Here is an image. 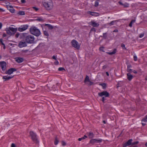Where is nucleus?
Listing matches in <instances>:
<instances>
[{
	"mask_svg": "<svg viewBox=\"0 0 147 147\" xmlns=\"http://www.w3.org/2000/svg\"><path fill=\"white\" fill-rule=\"evenodd\" d=\"M43 5L45 8L47 10L51 9L53 7V3L51 0H45Z\"/></svg>",
	"mask_w": 147,
	"mask_h": 147,
	"instance_id": "1",
	"label": "nucleus"
},
{
	"mask_svg": "<svg viewBox=\"0 0 147 147\" xmlns=\"http://www.w3.org/2000/svg\"><path fill=\"white\" fill-rule=\"evenodd\" d=\"M30 31L31 34L37 36H39L40 34V30L34 26L31 27L30 29Z\"/></svg>",
	"mask_w": 147,
	"mask_h": 147,
	"instance_id": "2",
	"label": "nucleus"
},
{
	"mask_svg": "<svg viewBox=\"0 0 147 147\" xmlns=\"http://www.w3.org/2000/svg\"><path fill=\"white\" fill-rule=\"evenodd\" d=\"M17 29L16 28H15L11 27H9L5 29V31L7 34L11 35L14 34L16 32Z\"/></svg>",
	"mask_w": 147,
	"mask_h": 147,
	"instance_id": "3",
	"label": "nucleus"
},
{
	"mask_svg": "<svg viewBox=\"0 0 147 147\" xmlns=\"http://www.w3.org/2000/svg\"><path fill=\"white\" fill-rule=\"evenodd\" d=\"M98 95L100 97H102V101L104 102L105 100V97H108L109 96V93L106 91L99 92L98 93Z\"/></svg>",
	"mask_w": 147,
	"mask_h": 147,
	"instance_id": "4",
	"label": "nucleus"
},
{
	"mask_svg": "<svg viewBox=\"0 0 147 147\" xmlns=\"http://www.w3.org/2000/svg\"><path fill=\"white\" fill-rule=\"evenodd\" d=\"M25 38L26 41L28 43H32L34 42V38L33 36L28 35L26 36Z\"/></svg>",
	"mask_w": 147,
	"mask_h": 147,
	"instance_id": "5",
	"label": "nucleus"
},
{
	"mask_svg": "<svg viewBox=\"0 0 147 147\" xmlns=\"http://www.w3.org/2000/svg\"><path fill=\"white\" fill-rule=\"evenodd\" d=\"M30 134L31 137L33 141L36 143H38V141L36 137V135L33 131H30Z\"/></svg>",
	"mask_w": 147,
	"mask_h": 147,
	"instance_id": "6",
	"label": "nucleus"
},
{
	"mask_svg": "<svg viewBox=\"0 0 147 147\" xmlns=\"http://www.w3.org/2000/svg\"><path fill=\"white\" fill-rule=\"evenodd\" d=\"M71 43L72 45L75 48L77 49H79L80 48V46L76 40H73L71 42Z\"/></svg>",
	"mask_w": 147,
	"mask_h": 147,
	"instance_id": "7",
	"label": "nucleus"
},
{
	"mask_svg": "<svg viewBox=\"0 0 147 147\" xmlns=\"http://www.w3.org/2000/svg\"><path fill=\"white\" fill-rule=\"evenodd\" d=\"M28 26L27 25H23L21 27L18 28V30L20 32H23L26 30L28 28Z\"/></svg>",
	"mask_w": 147,
	"mask_h": 147,
	"instance_id": "8",
	"label": "nucleus"
},
{
	"mask_svg": "<svg viewBox=\"0 0 147 147\" xmlns=\"http://www.w3.org/2000/svg\"><path fill=\"white\" fill-rule=\"evenodd\" d=\"M84 82L87 84L91 85L93 84L92 82H91L89 80V77L88 76H86Z\"/></svg>",
	"mask_w": 147,
	"mask_h": 147,
	"instance_id": "9",
	"label": "nucleus"
},
{
	"mask_svg": "<svg viewBox=\"0 0 147 147\" xmlns=\"http://www.w3.org/2000/svg\"><path fill=\"white\" fill-rule=\"evenodd\" d=\"M0 64L2 70L4 71L5 70L6 66V62L4 61L0 62Z\"/></svg>",
	"mask_w": 147,
	"mask_h": 147,
	"instance_id": "10",
	"label": "nucleus"
},
{
	"mask_svg": "<svg viewBox=\"0 0 147 147\" xmlns=\"http://www.w3.org/2000/svg\"><path fill=\"white\" fill-rule=\"evenodd\" d=\"M132 140H133L132 139H129L127 142L123 144V147H126L130 145H132Z\"/></svg>",
	"mask_w": 147,
	"mask_h": 147,
	"instance_id": "11",
	"label": "nucleus"
},
{
	"mask_svg": "<svg viewBox=\"0 0 147 147\" xmlns=\"http://www.w3.org/2000/svg\"><path fill=\"white\" fill-rule=\"evenodd\" d=\"M16 69L14 68H11L9 69L7 71L5 72V73L7 74H11L13 73L14 71H16Z\"/></svg>",
	"mask_w": 147,
	"mask_h": 147,
	"instance_id": "12",
	"label": "nucleus"
},
{
	"mask_svg": "<svg viewBox=\"0 0 147 147\" xmlns=\"http://www.w3.org/2000/svg\"><path fill=\"white\" fill-rule=\"evenodd\" d=\"M26 44L25 42L20 41L18 45V46L20 48L25 47H26Z\"/></svg>",
	"mask_w": 147,
	"mask_h": 147,
	"instance_id": "13",
	"label": "nucleus"
},
{
	"mask_svg": "<svg viewBox=\"0 0 147 147\" xmlns=\"http://www.w3.org/2000/svg\"><path fill=\"white\" fill-rule=\"evenodd\" d=\"M88 13L90 14L93 16H97L99 15V14L97 12H92L90 11H88L87 12Z\"/></svg>",
	"mask_w": 147,
	"mask_h": 147,
	"instance_id": "14",
	"label": "nucleus"
},
{
	"mask_svg": "<svg viewBox=\"0 0 147 147\" xmlns=\"http://www.w3.org/2000/svg\"><path fill=\"white\" fill-rule=\"evenodd\" d=\"M90 23V24L93 27H98L99 25L98 23L94 21H91Z\"/></svg>",
	"mask_w": 147,
	"mask_h": 147,
	"instance_id": "15",
	"label": "nucleus"
},
{
	"mask_svg": "<svg viewBox=\"0 0 147 147\" xmlns=\"http://www.w3.org/2000/svg\"><path fill=\"white\" fill-rule=\"evenodd\" d=\"M16 61L18 63H20L23 61L24 59L22 58L17 57L16 58Z\"/></svg>",
	"mask_w": 147,
	"mask_h": 147,
	"instance_id": "16",
	"label": "nucleus"
},
{
	"mask_svg": "<svg viewBox=\"0 0 147 147\" xmlns=\"http://www.w3.org/2000/svg\"><path fill=\"white\" fill-rule=\"evenodd\" d=\"M127 78L129 81H131L133 78V76L130 73L127 74Z\"/></svg>",
	"mask_w": 147,
	"mask_h": 147,
	"instance_id": "17",
	"label": "nucleus"
},
{
	"mask_svg": "<svg viewBox=\"0 0 147 147\" xmlns=\"http://www.w3.org/2000/svg\"><path fill=\"white\" fill-rule=\"evenodd\" d=\"M89 137L90 138H93L94 136V134L93 133L89 132L87 133Z\"/></svg>",
	"mask_w": 147,
	"mask_h": 147,
	"instance_id": "18",
	"label": "nucleus"
},
{
	"mask_svg": "<svg viewBox=\"0 0 147 147\" xmlns=\"http://www.w3.org/2000/svg\"><path fill=\"white\" fill-rule=\"evenodd\" d=\"M131 67V66L130 65H128L127 66V71L129 73L132 72V70L130 68Z\"/></svg>",
	"mask_w": 147,
	"mask_h": 147,
	"instance_id": "19",
	"label": "nucleus"
},
{
	"mask_svg": "<svg viewBox=\"0 0 147 147\" xmlns=\"http://www.w3.org/2000/svg\"><path fill=\"white\" fill-rule=\"evenodd\" d=\"M136 21V20H132L131 21V22L130 24H129V26L130 27H131L132 26V24L135 22Z\"/></svg>",
	"mask_w": 147,
	"mask_h": 147,
	"instance_id": "20",
	"label": "nucleus"
},
{
	"mask_svg": "<svg viewBox=\"0 0 147 147\" xmlns=\"http://www.w3.org/2000/svg\"><path fill=\"white\" fill-rule=\"evenodd\" d=\"M9 8H10V9H9L10 11L12 13H14L15 12V10L11 6H9Z\"/></svg>",
	"mask_w": 147,
	"mask_h": 147,
	"instance_id": "21",
	"label": "nucleus"
},
{
	"mask_svg": "<svg viewBox=\"0 0 147 147\" xmlns=\"http://www.w3.org/2000/svg\"><path fill=\"white\" fill-rule=\"evenodd\" d=\"M45 26H47L49 29H52L53 28V27L50 24H45Z\"/></svg>",
	"mask_w": 147,
	"mask_h": 147,
	"instance_id": "22",
	"label": "nucleus"
},
{
	"mask_svg": "<svg viewBox=\"0 0 147 147\" xmlns=\"http://www.w3.org/2000/svg\"><path fill=\"white\" fill-rule=\"evenodd\" d=\"M18 14L20 15H24L25 14V12L23 11H19Z\"/></svg>",
	"mask_w": 147,
	"mask_h": 147,
	"instance_id": "23",
	"label": "nucleus"
},
{
	"mask_svg": "<svg viewBox=\"0 0 147 147\" xmlns=\"http://www.w3.org/2000/svg\"><path fill=\"white\" fill-rule=\"evenodd\" d=\"M96 143H101L102 141V139H94Z\"/></svg>",
	"mask_w": 147,
	"mask_h": 147,
	"instance_id": "24",
	"label": "nucleus"
},
{
	"mask_svg": "<svg viewBox=\"0 0 147 147\" xmlns=\"http://www.w3.org/2000/svg\"><path fill=\"white\" fill-rule=\"evenodd\" d=\"M116 49H114V50H113V51L111 52H108V53H107L108 54H109V55H112L115 54L116 53Z\"/></svg>",
	"mask_w": 147,
	"mask_h": 147,
	"instance_id": "25",
	"label": "nucleus"
},
{
	"mask_svg": "<svg viewBox=\"0 0 147 147\" xmlns=\"http://www.w3.org/2000/svg\"><path fill=\"white\" fill-rule=\"evenodd\" d=\"M59 142V140L57 139V138H56L54 142V144L55 145H57L58 144Z\"/></svg>",
	"mask_w": 147,
	"mask_h": 147,
	"instance_id": "26",
	"label": "nucleus"
},
{
	"mask_svg": "<svg viewBox=\"0 0 147 147\" xmlns=\"http://www.w3.org/2000/svg\"><path fill=\"white\" fill-rule=\"evenodd\" d=\"M116 22V21H113L108 24H109L110 26H111L114 25V24L115 22Z\"/></svg>",
	"mask_w": 147,
	"mask_h": 147,
	"instance_id": "27",
	"label": "nucleus"
},
{
	"mask_svg": "<svg viewBox=\"0 0 147 147\" xmlns=\"http://www.w3.org/2000/svg\"><path fill=\"white\" fill-rule=\"evenodd\" d=\"M90 143L91 144H94L95 143V141L94 139H91L90 142Z\"/></svg>",
	"mask_w": 147,
	"mask_h": 147,
	"instance_id": "28",
	"label": "nucleus"
},
{
	"mask_svg": "<svg viewBox=\"0 0 147 147\" xmlns=\"http://www.w3.org/2000/svg\"><path fill=\"white\" fill-rule=\"evenodd\" d=\"M108 65L107 64H106L102 66V69H105L108 68Z\"/></svg>",
	"mask_w": 147,
	"mask_h": 147,
	"instance_id": "29",
	"label": "nucleus"
},
{
	"mask_svg": "<svg viewBox=\"0 0 147 147\" xmlns=\"http://www.w3.org/2000/svg\"><path fill=\"white\" fill-rule=\"evenodd\" d=\"M103 37L104 39H106L107 37V35L106 33L103 34Z\"/></svg>",
	"mask_w": 147,
	"mask_h": 147,
	"instance_id": "30",
	"label": "nucleus"
},
{
	"mask_svg": "<svg viewBox=\"0 0 147 147\" xmlns=\"http://www.w3.org/2000/svg\"><path fill=\"white\" fill-rule=\"evenodd\" d=\"M44 33L45 35L47 36H49V34L48 32L46 31H44Z\"/></svg>",
	"mask_w": 147,
	"mask_h": 147,
	"instance_id": "31",
	"label": "nucleus"
},
{
	"mask_svg": "<svg viewBox=\"0 0 147 147\" xmlns=\"http://www.w3.org/2000/svg\"><path fill=\"white\" fill-rule=\"evenodd\" d=\"M139 142L138 141H136L132 143V146H134L135 145H136L138 144Z\"/></svg>",
	"mask_w": 147,
	"mask_h": 147,
	"instance_id": "32",
	"label": "nucleus"
},
{
	"mask_svg": "<svg viewBox=\"0 0 147 147\" xmlns=\"http://www.w3.org/2000/svg\"><path fill=\"white\" fill-rule=\"evenodd\" d=\"M141 121H144L145 122L147 121V118L145 116L144 118L142 119Z\"/></svg>",
	"mask_w": 147,
	"mask_h": 147,
	"instance_id": "33",
	"label": "nucleus"
},
{
	"mask_svg": "<svg viewBox=\"0 0 147 147\" xmlns=\"http://www.w3.org/2000/svg\"><path fill=\"white\" fill-rule=\"evenodd\" d=\"M8 78V76H5L3 77V79L4 80H9L7 79Z\"/></svg>",
	"mask_w": 147,
	"mask_h": 147,
	"instance_id": "34",
	"label": "nucleus"
},
{
	"mask_svg": "<svg viewBox=\"0 0 147 147\" xmlns=\"http://www.w3.org/2000/svg\"><path fill=\"white\" fill-rule=\"evenodd\" d=\"M123 6L125 7H129V4L128 3H124V4H123Z\"/></svg>",
	"mask_w": 147,
	"mask_h": 147,
	"instance_id": "35",
	"label": "nucleus"
},
{
	"mask_svg": "<svg viewBox=\"0 0 147 147\" xmlns=\"http://www.w3.org/2000/svg\"><path fill=\"white\" fill-rule=\"evenodd\" d=\"M134 60L135 61H136L138 60V58L137 56L135 55H134Z\"/></svg>",
	"mask_w": 147,
	"mask_h": 147,
	"instance_id": "36",
	"label": "nucleus"
},
{
	"mask_svg": "<svg viewBox=\"0 0 147 147\" xmlns=\"http://www.w3.org/2000/svg\"><path fill=\"white\" fill-rule=\"evenodd\" d=\"M98 5V1H96L95 3L94 6L97 7Z\"/></svg>",
	"mask_w": 147,
	"mask_h": 147,
	"instance_id": "37",
	"label": "nucleus"
},
{
	"mask_svg": "<svg viewBox=\"0 0 147 147\" xmlns=\"http://www.w3.org/2000/svg\"><path fill=\"white\" fill-rule=\"evenodd\" d=\"M36 20L39 21H43V19L40 18L37 19Z\"/></svg>",
	"mask_w": 147,
	"mask_h": 147,
	"instance_id": "38",
	"label": "nucleus"
},
{
	"mask_svg": "<svg viewBox=\"0 0 147 147\" xmlns=\"http://www.w3.org/2000/svg\"><path fill=\"white\" fill-rule=\"evenodd\" d=\"M63 70H65L64 68L63 67H59L58 69V70L59 71H61Z\"/></svg>",
	"mask_w": 147,
	"mask_h": 147,
	"instance_id": "39",
	"label": "nucleus"
},
{
	"mask_svg": "<svg viewBox=\"0 0 147 147\" xmlns=\"http://www.w3.org/2000/svg\"><path fill=\"white\" fill-rule=\"evenodd\" d=\"M54 64L55 65H57L59 64V62L57 60H56V61L54 63Z\"/></svg>",
	"mask_w": 147,
	"mask_h": 147,
	"instance_id": "40",
	"label": "nucleus"
},
{
	"mask_svg": "<svg viewBox=\"0 0 147 147\" xmlns=\"http://www.w3.org/2000/svg\"><path fill=\"white\" fill-rule=\"evenodd\" d=\"M103 88H105L106 87V85L105 84H101Z\"/></svg>",
	"mask_w": 147,
	"mask_h": 147,
	"instance_id": "41",
	"label": "nucleus"
},
{
	"mask_svg": "<svg viewBox=\"0 0 147 147\" xmlns=\"http://www.w3.org/2000/svg\"><path fill=\"white\" fill-rule=\"evenodd\" d=\"M121 47H122L123 49H126L125 46L124 44H122L121 45Z\"/></svg>",
	"mask_w": 147,
	"mask_h": 147,
	"instance_id": "42",
	"label": "nucleus"
},
{
	"mask_svg": "<svg viewBox=\"0 0 147 147\" xmlns=\"http://www.w3.org/2000/svg\"><path fill=\"white\" fill-rule=\"evenodd\" d=\"M99 49L100 51H104V47H101Z\"/></svg>",
	"mask_w": 147,
	"mask_h": 147,
	"instance_id": "43",
	"label": "nucleus"
},
{
	"mask_svg": "<svg viewBox=\"0 0 147 147\" xmlns=\"http://www.w3.org/2000/svg\"><path fill=\"white\" fill-rule=\"evenodd\" d=\"M32 8H33V9H34V10H35L36 11H37L38 10V8H37L36 7H33Z\"/></svg>",
	"mask_w": 147,
	"mask_h": 147,
	"instance_id": "44",
	"label": "nucleus"
},
{
	"mask_svg": "<svg viewBox=\"0 0 147 147\" xmlns=\"http://www.w3.org/2000/svg\"><path fill=\"white\" fill-rule=\"evenodd\" d=\"M144 33L142 34H141L140 35L139 37L140 38H142V37H143V36H144Z\"/></svg>",
	"mask_w": 147,
	"mask_h": 147,
	"instance_id": "45",
	"label": "nucleus"
},
{
	"mask_svg": "<svg viewBox=\"0 0 147 147\" xmlns=\"http://www.w3.org/2000/svg\"><path fill=\"white\" fill-rule=\"evenodd\" d=\"M0 42L3 45H4V44L3 42V39H1L0 40Z\"/></svg>",
	"mask_w": 147,
	"mask_h": 147,
	"instance_id": "46",
	"label": "nucleus"
},
{
	"mask_svg": "<svg viewBox=\"0 0 147 147\" xmlns=\"http://www.w3.org/2000/svg\"><path fill=\"white\" fill-rule=\"evenodd\" d=\"M62 144L63 146H65L66 144V143L63 141L62 142Z\"/></svg>",
	"mask_w": 147,
	"mask_h": 147,
	"instance_id": "47",
	"label": "nucleus"
},
{
	"mask_svg": "<svg viewBox=\"0 0 147 147\" xmlns=\"http://www.w3.org/2000/svg\"><path fill=\"white\" fill-rule=\"evenodd\" d=\"M84 138H83V137H82L81 138H79L78 139V140L79 141H81L82 140H84Z\"/></svg>",
	"mask_w": 147,
	"mask_h": 147,
	"instance_id": "48",
	"label": "nucleus"
},
{
	"mask_svg": "<svg viewBox=\"0 0 147 147\" xmlns=\"http://www.w3.org/2000/svg\"><path fill=\"white\" fill-rule=\"evenodd\" d=\"M52 58H53V59H55V60H57V59H56V57H55V56H54V55H53V57H52Z\"/></svg>",
	"mask_w": 147,
	"mask_h": 147,
	"instance_id": "49",
	"label": "nucleus"
},
{
	"mask_svg": "<svg viewBox=\"0 0 147 147\" xmlns=\"http://www.w3.org/2000/svg\"><path fill=\"white\" fill-rule=\"evenodd\" d=\"M11 147H16V146L15 144L13 143L11 145Z\"/></svg>",
	"mask_w": 147,
	"mask_h": 147,
	"instance_id": "50",
	"label": "nucleus"
},
{
	"mask_svg": "<svg viewBox=\"0 0 147 147\" xmlns=\"http://www.w3.org/2000/svg\"><path fill=\"white\" fill-rule=\"evenodd\" d=\"M21 2L22 3H25L26 1H25V0H21Z\"/></svg>",
	"mask_w": 147,
	"mask_h": 147,
	"instance_id": "51",
	"label": "nucleus"
},
{
	"mask_svg": "<svg viewBox=\"0 0 147 147\" xmlns=\"http://www.w3.org/2000/svg\"><path fill=\"white\" fill-rule=\"evenodd\" d=\"M13 77V76H8V78L7 79H8L9 80V79H11V78H12Z\"/></svg>",
	"mask_w": 147,
	"mask_h": 147,
	"instance_id": "52",
	"label": "nucleus"
},
{
	"mask_svg": "<svg viewBox=\"0 0 147 147\" xmlns=\"http://www.w3.org/2000/svg\"><path fill=\"white\" fill-rule=\"evenodd\" d=\"M91 31H96V30H95V29L94 28H92L91 29Z\"/></svg>",
	"mask_w": 147,
	"mask_h": 147,
	"instance_id": "53",
	"label": "nucleus"
},
{
	"mask_svg": "<svg viewBox=\"0 0 147 147\" xmlns=\"http://www.w3.org/2000/svg\"><path fill=\"white\" fill-rule=\"evenodd\" d=\"M2 26V24L0 22V29L1 28Z\"/></svg>",
	"mask_w": 147,
	"mask_h": 147,
	"instance_id": "54",
	"label": "nucleus"
},
{
	"mask_svg": "<svg viewBox=\"0 0 147 147\" xmlns=\"http://www.w3.org/2000/svg\"><path fill=\"white\" fill-rule=\"evenodd\" d=\"M6 34H4L3 35V37H6Z\"/></svg>",
	"mask_w": 147,
	"mask_h": 147,
	"instance_id": "55",
	"label": "nucleus"
},
{
	"mask_svg": "<svg viewBox=\"0 0 147 147\" xmlns=\"http://www.w3.org/2000/svg\"><path fill=\"white\" fill-rule=\"evenodd\" d=\"M19 34H18V33H17L16 34V37H18V36H19Z\"/></svg>",
	"mask_w": 147,
	"mask_h": 147,
	"instance_id": "56",
	"label": "nucleus"
},
{
	"mask_svg": "<svg viewBox=\"0 0 147 147\" xmlns=\"http://www.w3.org/2000/svg\"><path fill=\"white\" fill-rule=\"evenodd\" d=\"M118 32V30H117V29H115V30L113 31V32Z\"/></svg>",
	"mask_w": 147,
	"mask_h": 147,
	"instance_id": "57",
	"label": "nucleus"
},
{
	"mask_svg": "<svg viewBox=\"0 0 147 147\" xmlns=\"http://www.w3.org/2000/svg\"><path fill=\"white\" fill-rule=\"evenodd\" d=\"M119 3L120 4L123 5V4L122 2H119Z\"/></svg>",
	"mask_w": 147,
	"mask_h": 147,
	"instance_id": "58",
	"label": "nucleus"
},
{
	"mask_svg": "<svg viewBox=\"0 0 147 147\" xmlns=\"http://www.w3.org/2000/svg\"><path fill=\"white\" fill-rule=\"evenodd\" d=\"M133 72L135 74H137V72L135 70H134Z\"/></svg>",
	"mask_w": 147,
	"mask_h": 147,
	"instance_id": "59",
	"label": "nucleus"
},
{
	"mask_svg": "<svg viewBox=\"0 0 147 147\" xmlns=\"http://www.w3.org/2000/svg\"><path fill=\"white\" fill-rule=\"evenodd\" d=\"M87 137V136L86 135H84L83 137V138H84V139Z\"/></svg>",
	"mask_w": 147,
	"mask_h": 147,
	"instance_id": "60",
	"label": "nucleus"
},
{
	"mask_svg": "<svg viewBox=\"0 0 147 147\" xmlns=\"http://www.w3.org/2000/svg\"><path fill=\"white\" fill-rule=\"evenodd\" d=\"M106 74H107V75L108 76H109V74L108 73V72H106Z\"/></svg>",
	"mask_w": 147,
	"mask_h": 147,
	"instance_id": "61",
	"label": "nucleus"
},
{
	"mask_svg": "<svg viewBox=\"0 0 147 147\" xmlns=\"http://www.w3.org/2000/svg\"><path fill=\"white\" fill-rule=\"evenodd\" d=\"M142 125L143 126H144L146 125V124L145 123H142Z\"/></svg>",
	"mask_w": 147,
	"mask_h": 147,
	"instance_id": "62",
	"label": "nucleus"
},
{
	"mask_svg": "<svg viewBox=\"0 0 147 147\" xmlns=\"http://www.w3.org/2000/svg\"><path fill=\"white\" fill-rule=\"evenodd\" d=\"M103 123H104V124H105L106 123V121H103Z\"/></svg>",
	"mask_w": 147,
	"mask_h": 147,
	"instance_id": "63",
	"label": "nucleus"
},
{
	"mask_svg": "<svg viewBox=\"0 0 147 147\" xmlns=\"http://www.w3.org/2000/svg\"><path fill=\"white\" fill-rule=\"evenodd\" d=\"M145 145L146 146H147V142L145 143Z\"/></svg>",
	"mask_w": 147,
	"mask_h": 147,
	"instance_id": "64",
	"label": "nucleus"
}]
</instances>
